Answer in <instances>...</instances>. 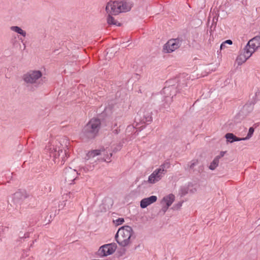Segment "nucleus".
I'll list each match as a JSON object with an SVG mask.
<instances>
[{
    "label": "nucleus",
    "instance_id": "1",
    "mask_svg": "<svg viewBox=\"0 0 260 260\" xmlns=\"http://www.w3.org/2000/svg\"><path fill=\"white\" fill-rule=\"evenodd\" d=\"M132 4L126 0L110 1L106 4L105 10L107 14L117 15L131 10Z\"/></svg>",
    "mask_w": 260,
    "mask_h": 260
},
{
    "label": "nucleus",
    "instance_id": "2",
    "mask_svg": "<svg viewBox=\"0 0 260 260\" xmlns=\"http://www.w3.org/2000/svg\"><path fill=\"white\" fill-rule=\"evenodd\" d=\"M133 234L132 228L125 225L119 228L116 234L115 239L118 244L125 247L131 243V238Z\"/></svg>",
    "mask_w": 260,
    "mask_h": 260
},
{
    "label": "nucleus",
    "instance_id": "3",
    "mask_svg": "<svg viewBox=\"0 0 260 260\" xmlns=\"http://www.w3.org/2000/svg\"><path fill=\"white\" fill-rule=\"evenodd\" d=\"M101 127V121L98 118H92L84 126L83 134L88 138H94Z\"/></svg>",
    "mask_w": 260,
    "mask_h": 260
},
{
    "label": "nucleus",
    "instance_id": "4",
    "mask_svg": "<svg viewBox=\"0 0 260 260\" xmlns=\"http://www.w3.org/2000/svg\"><path fill=\"white\" fill-rule=\"evenodd\" d=\"M170 168V164L168 162L164 163L155 169L149 176L148 182L151 184H154L161 179L167 172V170Z\"/></svg>",
    "mask_w": 260,
    "mask_h": 260
},
{
    "label": "nucleus",
    "instance_id": "5",
    "mask_svg": "<svg viewBox=\"0 0 260 260\" xmlns=\"http://www.w3.org/2000/svg\"><path fill=\"white\" fill-rule=\"evenodd\" d=\"M117 248V245L114 243L105 244L101 246L98 250L100 256H108L113 254Z\"/></svg>",
    "mask_w": 260,
    "mask_h": 260
},
{
    "label": "nucleus",
    "instance_id": "6",
    "mask_svg": "<svg viewBox=\"0 0 260 260\" xmlns=\"http://www.w3.org/2000/svg\"><path fill=\"white\" fill-rule=\"evenodd\" d=\"M99 155H103V159L105 161H110V158L112 156V153H110V155L108 154V152L104 148L93 150L89 151L87 154L88 158H93L96 156Z\"/></svg>",
    "mask_w": 260,
    "mask_h": 260
},
{
    "label": "nucleus",
    "instance_id": "7",
    "mask_svg": "<svg viewBox=\"0 0 260 260\" xmlns=\"http://www.w3.org/2000/svg\"><path fill=\"white\" fill-rule=\"evenodd\" d=\"M259 47L260 36H256L249 41L245 48L246 50H248L252 54Z\"/></svg>",
    "mask_w": 260,
    "mask_h": 260
},
{
    "label": "nucleus",
    "instance_id": "8",
    "mask_svg": "<svg viewBox=\"0 0 260 260\" xmlns=\"http://www.w3.org/2000/svg\"><path fill=\"white\" fill-rule=\"evenodd\" d=\"M180 42L177 39L169 40L163 47V50L166 53H171L180 47Z\"/></svg>",
    "mask_w": 260,
    "mask_h": 260
},
{
    "label": "nucleus",
    "instance_id": "9",
    "mask_svg": "<svg viewBox=\"0 0 260 260\" xmlns=\"http://www.w3.org/2000/svg\"><path fill=\"white\" fill-rule=\"evenodd\" d=\"M42 73L39 71H32L25 74L23 76L25 82L29 83H35L42 76Z\"/></svg>",
    "mask_w": 260,
    "mask_h": 260
},
{
    "label": "nucleus",
    "instance_id": "10",
    "mask_svg": "<svg viewBox=\"0 0 260 260\" xmlns=\"http://www.w3.org/2000/svg\"><path fill=\"white\" fill-rule=\"evenodd\" d=\"M251 55L252 54L248 50H246L245 48L244 52L241 53L237 57L236 61L238 64H241L244 63Z\"/></svg>",
    "mask_w": 260,
    "mask_h": 260
},
{
    "label": "nucleus",
    "instance_id": "11",
    "mask_svg": "<svg viewBox=\"0 0 260 260\" xmlns=\"http://www.w3.org/2000/svg\"><path fill=\"white\" fill-rule=\"evenodd\" d=\"M157 198L155 196H152L150 197L143 199L140 203V206L142 208H146L148 206L155 202Z\"/></svg>",
    "mask_w": 260,
    "mask_h": 260
},
{
    "label": "nucleus",
    "instance_id": "12",
    "mask_svg": "<svg viewBox=\"0 0 260 260\" xmlns=\"http://www.w3.org/2000/svg\"><path fill=\"white\" fill-rule=\"evenodd\" d=\"M174 200L175 196L172 194H170L163 198L161 201V204H165L167 205L166 207L163 208L164 212H166L168 207L172 205L174 201Z\"/></svg>",
    "mask_w": 260,
    "mask_h": 260
},
{
    "label": "nucleus",
    "instance_id": "13",
    "mask_svg": "<svg viewBox=\"0 0 260 260\" xmlns=\"http://www.w3.org/2000/svg\"><path fill=\"white\" fill-rule=\"evenodd\" d=\"M225 137L227 141L230 143H233L235 141H239L243 140L242 138L237 137L232 133H228L225 135Z\"/></svg>",
    "mask_w": 260,
    "mask_h": 260
},
{
    "label": "nucleus",
    "instance_id": "14",
    "mask_svg": "<svg viewBox=\"0 0 260 260\" xmlns=\"http://www.w3.org/2000/svg\"><path fill=\"white\" fill-rule=\"evenodd\" d=\"M114 15L112 14H107V21L110 25H115L116 26H120V23L117 22L115 18L112 16Z\"/></svg>",
    "mask_w": 260,
    "mask_h": 260
},
{
    "label": "nucleus",
    "instance_id": "15",
    "mask_svg": "<svg viewBox=\"0 0 260 260\" xmlns=\"http://www.w3.org/2000/svg\"><path fill=\"white\" fill-rule=\"evenodd\" d=\"M10 29L18 34L21 35L23 37H25L26 35V32L22 29L20 27L17 26H12L10 27Z\"/></svg>",
    "mask_w": 260,
    "mask_h": 260
},
{
    "label": "nucleus",
    "instance_id": "16",
    "mask_svg": "<svg viewBox=\"0 0 260 260\" xmlns=\"http://www.w3.org/2000/svg\"><path fill=\"white\" fill-rule=\"evenodd\" d=\"M219 164V159L218 158L215 157L212 162L211 163L209 169L210 170H214L218 165Z\"/></svg>",
    "mask_w": 260,
    "mask_h": 260
},
{
    "label": "nucleus",
    "instance_id": "17",
    "mask_svg": "<svg viewBox=\"0 0 260 260\" xmlns=\"http://www.w3.org/2000/svg\"><path fill=\"white\" fill-rule=\"evenodd\" d=\"M254 133V128L252 127H250L248 131V133L245 138H242V140H246L249 139L252 136Z\"/></svg>",
    "mask_w": 260,
    "mask_h": 260
},
{
    "label": "nucleus",
    "instance_id": "18",
    "mask_svg": "<svg viewBox=\"0 0 260 260\" xmlns=\"http://www.w3.org/2000/svg\"><path fill=\"white\" fill-rule=\"evenodd\" d=\"M113 222L116 225H119L124 222V219L123 218H119L117 219L114 220Z\"/></svg>",
    "mask_w": 260,
    "mask_h": 260
},
{
    "label": "nucleus",
    "instance_id": "19",
    "mask_svg": "<svg viewBox=\"0 0 260 260\" xmlns=\"http://www.w3.org/2000/svg\"><path fill=\"white\" fill-rule=\"evenodd\" d=\"M23 196L21 195L20 192H16L14 194V199H22Z\"/></svg>",
    "mask_w": 260,
    "mask_h": 260
},
{
    "label": "nucleus",
    "instance_id": "20",
    "mask_svg": "<svg viewBox=\"0 0 260 260\" xmlns=\"http://www.w3.org/2000/svg\"><path fill=\"white\" fill-rule=\"evenodd\" d=\"M198 164V160H192L189 165V168L190 169H192L194 166L197 165Z\"/></svg>",
    "mask_w": 260,
    "mask_h": 260
},
{
    "label": "nucleus",
    "instance_id": "21",
    "mask_svg": "<svg viewBox=\"0 0 260 260\" xmlns=\"http://www.w3.org/2000/svg\"><path fill=\"white\" fill-rule=\"evenodd\" d=\"M226 151H221L219 155L216 156V158H218V159L219 160V159L221 157H222L224 154H225Z\"/></svg>",
    "mask_w": 260,
    "mask_h": 260
},
{
    "label": "nucleus",
    "instance_id": "22",
    "mask_svg": "<svg viewBox=\"0 0 260 260\" xmlns=\"http://www.w3.org/2000/svg\"><path fill=\"white\" fill-rule=\"evenodd\" d=\"M224 44H228L229 45L232 44V41L231 40H228L224 42Z\"/></svg>",
    "mask_w": 260,
    "mask_h": 260
},
{
    "label": "nucleus",
    "instance_id": "23",
    "mask_svg": "<svg viewBox=\"0 0 260 260\" xmlns=\"http://www.w3.org/2000/svg\"><path fill=\"white\" fill-rule=\"evenodd\" d=\"M226 47V44L223 42L220 45V49H223Z\"/></svg>",
    "mask_w": 260,
    "mask_h": 260
},
{
    "label": "nucleus",
    "instance_id": "24",
    "mask_svg": "<svg viewBox=\"0 0 260 260\" xmlns=\"http://www.w3.org/2000/svg\"><path fill=\"white\" fill-rule=\"evenodd\" d=\"M207 74H203V76H206Z\"/></svg>",
    "mask_w": 260,
    "mask_h": 260
}]
</instances>
